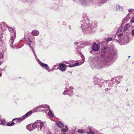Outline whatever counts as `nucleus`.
Wrapping results in <instances>:
<instances>
[{
    "mask_svg": "<svg viewBox=\"0 0 134 134\" xmlns=\"http://www.w3.org/2000/svg\"><path fill=\"white\" fill-rule=\"evenodd\" d=\"M108 52L109 53L105 58L99 56L96 57V64H93L92 68L101 69L102 68L103 65L108 67L112 64V63L115 61L117 57V54L112 46L109 48Z\"/></svg>",
    "mask_w": 134,
    "mask_h": 134,
    "instance_id": "nucleus-1",
    "label": "nucleus"
},
{
    "mask_svg": "<svg viewBox=\"0 0 134 134\" xmlns=\"http://www.w3.org/2000/svg\"><path fill=\"white\" fill-rule=\"evenodd\" d=\"M82 17L84 20L81 21L80 24L81 25V28L84 33H90L93 29L97 27V23L96 22H94L90 24L86 21L85 19L86 18L87 20L86 14H85V16H83Z\"/></svg>",
    "mask_w": 134,
    "mask_h": 134,
    "instance_id": "nucleus-2",
    "label": "nucleus"
},
{
    "mask_svg": "<svg viewBox=\"0 0 134 134\" xmlns=\"http://www.w3.org/2000/svg\"><path fill=\"white\" fill-rule=\"evenodd\" d=\"M122 25V24L121 26L119 28L118 32L116 33L115 35V38L117 36L118 38H119V39H121L120 37H121V36L123 35V34L122 33L120 32H122L126 31L128 29L131 25L129 24H126L124 26H123ZM129 37L128 35H127L124 36L123 37L122 40H120L121 41L123 42L124 44H125L129 42Z\"/></svg>",
    "mask_w": 134,
    "mask_h": 134,
    "instance_id": "nucleus-3",
    "label": "nucleus"
},
{
    "mask_svg": "<svg viewBox=\"0 0 134 134\" xmlns=\"http://www.w3.org/2000/svg\"><path fill=\"white\" fill-rule=\"evenodd\" d=\"M114 79H112L111 81L110 82L109 84V83L107 84L106 82L104 81L103 80L100 79L99 78H94L93 82L95 85H98V86L100 88L102 87V85H103L104 86H105V85L106 86L107 85H108V86L111 87L112 86L113 83H114V81L112 82L113 81H114Z\"/></svg>",
    "mask_w": 134,
    "mask_h": 134,
    "instance_id": "nucleus-4",
    "label": "nucleus"
},
{
    "mask_svg": "<svg viewBox=\"0 0 134 134\" xmlns=\"http://www.w3.org/2000/svg\"><path fill=\"white\" fill-rule=\"evenodd\" d=\"M32 127L34 129L38 127V131L44 130L46 127V124L45 122H42L40 120H38L32 124Z\"/></svg>",
    "mask_w": 134,
    "mask_h": 134,
    "instance_id": "nucleus-5",
    "label": "nucleus"
},
{
    "mask_svg": "<svg viewBox=\"0 0 134 134\" xmlns=\"http://www.w3.org/2000/svg\"><path fill=\"white\" fill-rule=\"evenodd\" d=\"M36 108L37 110L42 111L43 113H46L49 109V106L47 105H40Z\"/></svg>",
    "mask_w": 134,
    "mask_h": 134,
    "instance_id": "nucleus-6",
    "label": "nucleus"
},
{
    "mask_svg": "<svg viewBox=\"0 0 134 134\" xmlns=\"http://www.w3.org/2000/svg\"><path fill=\"white\" fill-rule=\"evenodd\" d=\"M99 44L94 43L91 48V49L92 50L90 51V52L92 54H94L96 53L95 52L99 50Z\"/></svg>",
    "mask_w": 134,
    "mask_h": 134,
    "instance_id": "nucleus-7",
    "label": "nucleus"
},
{
    "mask_svg": "<svg viewBox=\"0 0 134 134\" xmlns=\"http://www.w3.org/2000/svg\"><path fill=\"white\" fill-rule=\"evenodd\" d=\"M74 88L72 86L70 87L69 88H66V90L63 93V94L64 95L68 94L69 96H71L74 94L73 91L72 90Z\"/></svg>",
    "mask_w": 134,
    "mask_h": 134,
    "instance_id": "nucleus-8",
    "label": "nucleus"
},
{
    "mask_svg": "<svg viewBox=\"0 0 134 134\" xmlns=\"http://www.w3.org/2000/svg\"><path fill=\"white\" fill-rule=\"evenodd\" d=\"M11 37L10 38V40L9 41V43L10 44V46L11 47L13 48H15L17 46L15 45L14 46H13V42L15 38L16 35L14 34L12 35L11 34Z\"/></svg>",
    "mask_w": 134,
    "mask_h": 134,
    "instance_id": "nucleus-9",
    "label": "nucleus"
},
{
    "mask_svg": "<svg viewBox=\"0 0 134 134\" xmlns=\"http://www.w3.org/2000/svg\"><path fill=\"white\" fill-rule=\"evenodd\" d=\"M67 66L66 65L62 63L59 66V69L62 71H64L66 70Z\"/></svg>",
    "mask_w": 134,
    "mask_h": 134,
    "instance_id": "nucleus-10",
    "label": "nucleus"
},
{
    "mask_svg": "<svg viewBox=\"0 0 134 134\" xmlns=\"http://www.w3.org/2000/svg\"><path fill=\"white\" fill-rule=\"evenodd\" d=\"M38 64L42 67L43 68H45V69L47 70L49 69V67L47 64L41 63L39 59H38Z\"/></svg>",
    "mask_w": 134,
    "mask_h": 134,
    "instance_id": "nucleus-11",
    "label": "nucleus"
},
{
    "mask_svg": "<svg viewBox=\"0 0 134 134\" xmlns=\"http://www.w3.org/2000/svg\"><path fill=\"white\" fill-rule=\"evenodd\" d=\"M106 51V49L105 47H104L99 52L100 54L101 57H106H106H105L103 56L105 54Z\"/></svg>",
    "mask_w": 134,
    "mask_h": 134,
    "instance_id": "nucleus-12",
    "label": "nucleus"
},
{
    "mask_svg": "<svg viewBox=\"0 0 134 134\" xmlns=\"http://www.w3.org/2000/svg\"><path fill=\"white\" fill-rule=\"evenodd\" d=\"M130 16L129 14H128L122 21V25H123L126 21L129 20L130 18Z\"/></svg>",
    "mask_w": 134,
    "mask_h": 134,
    "instance_id": "nucleus-13",
    "label": "nucleus"
},
{
    "mask_svg": "<svg viewBox=\"0 0 134 134\" xmlns=\"http://www.w3.org/2000/svg\"><path fill=\"white\" fill-rule=\"evenodd\" d=\"M31 34L34 36L38 35L39 34V31L36 30H35L32 31L31 32Z\"/></svg>",
    "mask_w": 134,
    "mask_h": 134,
    "instance_id": "nucleus-14",
    "label": "nucleus"
},
{
    "mask_svg": "<svg viewBox=\"0 0 134 134\" xmlns=\"http://www.w3.org/2000/svg\"><path fill=\"white\" fill-rule=\"evenodd\" d=\"M32 113V110H30L25 115H23L24 118L25 119L26 118L31 115Z\"/></svg>",
    "mask_w": 134,
    "mask_h": 134,
    "instance_id": "nucleus-15",
    "label": "nucleus"
},
{
    "mask_svg": "<svg viewBox=\"0 0 134 134\" xmlns=\"http://www.w3.org/2000/svg\"><path fill=\"white\" fill-rule=\"evenodd\" d=\"M28 39L30 42V43L29 44V46L31 48L32 50L33 53H34V49L32 47V46L31 45L32 44V43H33V42H32L31 41H30V39L29 38Z\"/></svg>",
    "mask_w": 134,
    "mask_h": 134,
    "instance_id": "nucleus-16",
    "label": "nucleus"
},
{
    "mask_svg": "<svg viewBox=\"0 0 134 134\" xmlns=\"http://www.w3.org/2000/svg\"><path fill=\"white\" fill-rule=\"evenodd\" d=\"M27 129L30 131H32L33 130L35 129H34L32 127V125H28L27 126Z\"/></svg>",
    "mask_w": 134,
    "mask_h": 134,
    "instance_id": "nucleus-17",
    "label": "nucleus"
},
{
    "mask_svg": "<svg viewBox=\"0 0 134 134\" xmlns=\"http://www.w3.org/2000/svg\"><path fill=\"white\" fill-rule=\"evenodd\" d=\"M8 28L10 32L13 31V33L12 34V35L14 34L16 35V31L15 30L9 27H8Z\"/></svg>",
    "mask_w": 134,
    "mask_h": 134,
    "instance_id": "nucleus-18",
    "label": "nucleus"
},
{
    "mask_svg": "<svg viewBox=\"0 0 134 134\" xmlns=\"http://www.w3.org/2000/svg\"><path fill=\"white\" fill-rule=\"evenodd\" d=\"M57 125L59 127H62L64 126V125L62 122L58 121L56 122Z\"/></svg>",
    "mask_w": 134,
    "mask_h": 134,
    "instance_id": "nucleus-19",
    "label": "nucleus"
},
{
    "mask_svg": "<svg viewBox=\"0 0 134 134\" xmlns=\"http://www.w3.org/2000/svg\"><path fill=\"white\" fill-rule=\"evenodd\" d=\"M84 63V62H83L82 63L79 64L78 63H76L75 64H74L72 65H70L68 66L69 67H74L77 66L81 64H82L83 63Z\"/></svg>",
    "mask_w": 134,
    "mask_h": 134,
    "instance_id": "nucleus-20",
    "label": "nucleus"
},
{
    "mask_svg": "<svg viewBox=\"0 0 134 134\" xmlns=\"http://www.w3.org/2000/svg\"><path fill=\"white\" fill-rule=\"evenodd\" d=\"M17 122H20L24 120L25 119L23 116L19 118H17Z\"/></svg>",
    "mask_w": 134,
    "mask_h": 134,
    "instance_id": "nucleus-21",
    "label": "nucleus"
},
{
    "mask_svg": "<svg viewBox=\"0 0 134 134\" xmlns=\"http://www.w3.org/2000/svg\"><path fill=\"white\" fill-rule=\"evenodd\" d=\"M80 1L81 4L82 5H87V4H88V3H87V1H86V0H83V1L82 0H80Z\"/></svg>",
    "mask_w": 134,
    "mask_h": 134,
    "instance_id": "nucleus-22",
    "label": "nucleus"
},
{
    "mask_svg": "<svg viewBox=\"0 0 134 134\" xmlns=\"http://www.w3.org/2000/svg\"><path fill=\"white\" fill-rule=\"evenodd\" d=\"M122 7L119 5H116V9L117 11L122 10Z\"/></svg>",
    "mask_w": 134,
    "mask_h": 134,
    "instance_id": "nucleus-23",
    "label": "nucleus"
},
{
    "mask_svg": "<svg viewBox=\"0 0 134 134\" xmlns=\"http://www.w3.org/2000/svg\"><path fill=\"white\" fill-rule=\"evenodd\" d=\"M65 129L62 128V129L61 131L64 132H66L68 130V128L66 125L65 126Z\"/></svg>",
    "mask_w": 134,
    "mask_h": 134,
    "instance_id": "nucleus-24",
    "label": "nucleus"
},
{
    "mask_svg": "<svg viewBox=\"0 0 134 134\" xmlns=\"http://www.w3.org/2000/svg\"><path fill=\"white\" fill-rule=\"evenodd\" d=\"M49 112L48 113V114L50 117L52 118L53 116V114L51 111L50 109H49Z\"/></svg>",
    "mask_w": 134,
    "mask_h": 134,
    "instance_id": "nucleus-25",
    "label": "nucleus"
},
{
    "mask_svg": "<svg viewBox=\"0 0 134 134\" xmlns=\"http://www.w3.org/2000/svg\"><path fill=\"white\" fill-rule=\"evenodd\" d=\"M51 8L55 10H57L58 9V5H57L54 4V5L53 6H52L51 7Z\"/></svg>",
    "mask_w": 134,
    "mask_h": 134,
    "instance_id": "nucleus-26",
    "label": "nucleus"
},
{
    "mask_svg": "<svg viewBox=\"0 0 134 134\" xmlns=\"http://www.w3.org/2000/svg\"><path fill=\"white\" fill-rule=\"evenodd\" d=\"M59 69V66H58L57 65H55L53 66V68L52 69H50L51 71H53V69L57 70Z\"/></svg>",
    "mask_w": 134,
    "mask_h": 134,
    "instance_id": "nucleus-27",
    "label": "nucleus"
},
{
    "mask_svg": "<svg viewBox=\"0 0 134 134\" xmlns=\"http://www.w3.org/2000/svg\"><path fill=\"white\" fill-rule=\"evenodd\" d=\"M107 0H103L102 1L100 2L99 4V6H101L102 4L104 3H106Z\"/></svg>",
    "mask_w": 134,
    "mask_h": 134,
    "instance_id": "nucleus-28",
    "label": "nucleus"
},
{
    "mask_svg": "<svg viewBox=\"0 0 134 134\" xmlns=\"http://www.w3.org/2000/svg\"><path fill=\"white\" fill-rule=\"evenodd\" d=\"M15 123L13 122H12L11 123H9L7 124V125L8 126H11L13 125H14Z\"/></svg>",
    "mask_w": 134,
    "mask_h": 134,
    "instance_id": "nucleus-29",
    "label": "nucleus"
},
{
    "mask_svg": "<svg viewBox=\"0 0 134 134\" xmlns=\"http://www.w3.org/2000/svg\"><path fill=\"white\" fill-rule=\"evenodd\" d=\"M6 25L5 24V23L4 22H2L0 24V28L2 27V26H5Z\"/></svg>",
    "mask_w": 134,
    "mask_h": 134,
    "instance_id": "nucleus-30",
    "label": "nucleus"
},
{
    "mask_svg": "<svg viewBox=\"0 0 134 134\" xmlns=\"http://www.w3.org/2000/svg\"><path fill=\"white\" fill-rule=\"evenodd\" d=\"M95 58L94 57H90L89 59V60L90 61H93L94 60Z\"/></svg>",
    "mask_w": 134,
    "mask_h": 134,
    "instance_id": "nucleus-31",
    "label": "nucleus"
},
{
    "mask_svg": "<svg viewBox=\"0 0 134 134\" xmlns=\"http://www.w3.org/2000/svg\"><path fill=\"white\" fill-rule=\"evenodd\" d=\"M77 132L80 133H84V131L83 130L81 129H80L77 131Z\"/></svg>",
    "mask_w": 134,
    "mask_h": 134,
    "instance_id": "nucleus-32",
    "label": "nucleus"
},
{
    "mask_svg": "<svg viewBox=\"0 0 134 134\" xmlns=\"http://www.w3.org/2000/svg\"><path fill=\"white\" fill-rule=\"evenodd\" d=\"M112 39H113L112 37H111L108 38L107 39H106L105 40H106V41L108 42L112 40Z\"/></svg>",
    "mask_w": 134,
    "mask_h": 134,
    "instance_id": "nucleus-33",
    "label": "nucleus"
},
{
    "mask_svg": "<svg viewBox=\"0 0 134 134\" xmlns=\"http://www.w3.org/2000/svg\"><path fill=\"white\" fill-rule=\"evenodd\" d=\"M34 0H23V2H32Z\"/></svg>",
    "mask_w": 134,
    "mask_h": 134,
    "instance_id": "nucleus-34",
    "label": "nucleus"
},
{
    "mask_svg": "<svg viewBox=\"0 0 134 134\" xmlns=\"http://www.w3.org/2000/svg\"><path fill=\"white\" fill-rule=\"evenodd\" d=\"M130 22L134 23V17H132L131 18V19L130 20Z\"/></svg>",
    "mask_w": 134,
    "mask_h": 134,
    "instance_id": "nucleus-35",
    "label": "nucleus"
},
{
    "mask_svg": "<svg viewBox=\"0 0 134 134\" xmlns=\"http://www.w3.org/2000/svg\"><path fill=\"white\" fill-rule=\"evenodd\" d=\"M94 133L93 132V131L91 130H90L89 132H87V134L91 133V134H92V133Z\"/></svg>",
    "mask_w": 134,
    "mask_h": 134,
    "instance_id": "nucleus-36",
    "label": "nucleus"
},
{
    "mask_svg": "<svg viewBox=\"0 0 134 134\" xmlns=\"http://www.w3.org/2000/svg\"><path fill=\"white\" fill-rule=\"evenodd\" d=\"M3 55L2 53L0 52V58H3Z\"/></svg>",
    "mask_w": 134,
    "mask_h": 134,
    "instance_id": "nucleus-37",
    "label": "nucleus"
},
{
    "mask_svg": "<svg viewBox=\"0 0 134 134\" xmlns=\"http://www.w3.org/2000/svg\"><path fill=\"white\" fill-rule=\"evenodd\" d=\"M17 120H18L17 118H14L13 119V121H14V122H15V123H18L17 122Z\"/></svg>",
    "mask_w": 134,
    "mask_h": 134,
    "instance_id": "nucleus-38",
    "label": "nucleus"
},
{
    "mask_svg": "<svg viewBox=\"0 0 134 134\" xmlns=\"http://www.w3.org/2000/svg\"><path fill=\"white\" fill-rule=\"evenodd\" d=\"M4 123H5L4 121L3 120H2L1 121V122L0 123V125H1V124L3 125H4Z\"/></svg>",
    "mask_w": 134,
    "mask_h": 134,
    "instance_id": "nucleus-39",
    "label": "nucleus"
},
{
    "mask_svg": "<svg viewBox=\"0 0 134 134\" xmlns=\"http://www.w3.org/2000/svg\"><path fill=\"white\" fill-rule=\"evenodd\" d=\"M123 77V76H118V78L119 79H120L122 78Z\"/></svg>",
    "mask_w": 134,
    "mask_h": 134,
    "instance_id": "nucleus-40",
    "label": "nucleus"
},
{
    "mask_svg": "<svg viewBox=\"0 0 134 134\" xmlns=\"http://www.w3.org/2000/svg\"><path fill=\"white\" fill-rule=\"evenodd\" d=\"M133 9H129L128 10V11L129 12H132L133 10Z\"/></svg>",
    "mask_w": 134,
    "mask_h": 134,
    "instance_id": "nucleus-41",
    "label": "nucleus"
},
{
    "mask_svg": "<svg viewBox=\"0 0 134 134\" xmlns=\"http://www.w3.org/2000/svg\"><path fill=\"white\" fill-rule=\"evenodd\" d=\"M34 53V54L35 55V58H36V60H37H37H38V59L37 58V56L36 55L35 53V52H34V53Z\"/></svg>",
    "mask_w": 134,
    "mask_h": 134,
    "instance_id": "nucleus-42",
    "label": "nucleus"
},
{
    "mask_svg": "<svg viewBox=\"0 0 134 134\" xmlns=\"http://www.w3.org/2000/svg\"><path fill=\"white\" fill-rule=\"evenodd\" d=\"M132 35L134 36V29L132 31Z\"/></svg>",
    "mask_w": 134,
    "mask_h": 134,
    "instance_id": "nucleus-43",
    "label": "nucleus"
},
{
    "mask_svg": "<svg viewBox=\"0 0 134 134\" xmlns=\"http://www.w3.org/2000/svg\"><path fill=\"white\" fill-rule=\"evenodd\" d=\"M80 44L81 43L80 42H79V43L78 42H76L74 43V44L76 45L77 44Z\"/></svg>",
    "mask_w": 134,
    "mask_h": 134,
    "instance_id": "nucleus-44",
    "label": "nucleus"
},
{
    "mask_svg": "<svg viewBox=\"0 0 134 134\" xmlns=\"http://www.w3.org/2000/svg\"><path fill=\"white\" fill-rule=\"evenodd\" d=\"M115 83H116V84H118L119 83H120V82L119 81H115Z\"/></svg>",
    "mask_w": 134,
    "mask_h": 134,
    "instance_id": "nucleus-45",
    "label": "nucleus"
},
{
    "mask_svg": "<svg viewBox=\"0 0 134 134\" xmlns=\"http://www.w3.org/2000/svg\"><path fill=\"white\" fill-rule=\"evenodd\" d=\"M88 129L90 130H91V128L90 127H88Z\"/></svg>",
    "mask_w": 134,
    "mask_h": 134,
    "instance_id": "nucleus-46",
    "label": "nucleus"
},
{
    "mask_svg": "<svg viewBox=\"0 0 134 134\" xmlns=\"http://www.w3.org/2000/svg\"><path fill=\"white\" fill-rule=\"evenodd\" d=\"M2 75V73H0V77Z\"/></svg>",
    "mask_w": 134,
    "mask_h": 134,
    "instance_id": "nucleus-47",
    "label": "nucleus"
},
{
    "mask_svg": "<svg viewBox=\"0 0 134 134\" xmlns=\"http://www.w3.org/2000/svg\"><path fill=\"white\" fill-rule=\"evenodd\" d=\"M108 88H107V89H105V91H107V90H108Z\"/></svg>",
    "mask_w": 134,
    "mask_h": 134,
    "instance_id": "nucleus-48",
    "label": "nucleus"
},
{
    "mask_svg": "<svg viewBox=\"0 0 134 134\" xmlns=\"http://www.w3.org/2000/svg\"><path fill=\"white\" fill-rule=\"evenodd\" d=\"M2 69L1 68H0V72L2 70Z\"/></svg>",
    "mask_w": 134,
    "mask_h": 134,
    "instance_id": "nucleus-49",
    "label": "nucleus"
},
{
    "mask_svg": "<svg viewBox=\"0 0 134 134\" xmlns=\"http://www.w3.org/2000/svg\"><path fill=\"white\" fill-rule=\"evenodd\" d=\"M88 134H91V133H88ZM92 134H95V133H92Z\"/></svg>",
    "mask_w": 134,
    "mask_h": 134,
    "instance_id": "nucleus-50",
    "label": "nucleus"
},
{
    "mask_svg": "<svg viewBox=\"0 0 134 134\" xmlns=\"http://www.w3.org/2000/svg\"><path fill=\"white\" fill-rule=\"evenodd\" d=\"M66 64H69V63H68V62H66Z\"/></svg>",
    "mask_w": 134,
    "mask_h": 134,
    "instance_id": "nucleus-51",
    "label": "nucleus"
},
{
    "mask_svg": "<svg viewBox=\"0 0 134 134\" xmlns=\"http://www.w3.org/2000/svg\"><path fill=\"white\" fill-rule=\"evenodd\" d=\"M48 72H49V71H50V70H48Z\"/></svg>",
    "mask_w": 134,
    "mask_h": 134,
    "instance_id": "nucleus-52",
    "label": "nucleus"
},
{
    "mask_svg": "<svg viewBox=\"0 0 134 134\" xmlns=\"http://www.w3.org/2000/svg\"><path fill=\"white\" fill-rule=\"evenodd\" d=\"M1 64V63L0 62V65Z\"/></svg>",
    "mask_w": 134,
    "mask_h": 134,
    "instance_id": "nucleus-53",
    "label": "nucleus"
},
{
    "mask_svg": "<svg viewBox=\"0 0 134 134\" xmlns=\"http://www.w3.org/2000/svg\"><path fill=\"white\" fill-rule=\"evenodd\" d=\"M62 134H66V133H62Z\"/></svg>",
    "mask_w": 134,
    "mask_h": 134,
    "instance_id": "nucleus-54",
    "label": "nucleus"
},
{
    "mask_svg": "<svg viewBox=\"0 0 134 134\" xmlns=\"http://www.w3.org/2000/svg\"><path fill=\"white\" fill-rule=\"evenodd\" d=\"M128 91V89H127L126 90V91Z\"/></svg>",
    "mask_w": 134,
    "mask_h": 134,
    "instance_id": "nucleus-55",
    "label": "nucleus"
},
{
    "mask_svg": "<svg viewBox=\"0 0 134 134\" xmlns=\"http://www.w3.org/2000/svg\"><path fill=\"white\" fill-rule=\"evenodd\" d=\"M115 40H117V39H115Z\"/></svg>",
    "mask_w": 134,
    "mask_h": 134,
    "instance_id": "nucleus-56",
    "label": "nucleus"
},
{
    "mask_svg": "<svg viewBox=\"0 0 134 134\" xmlns=\"http://www.w3.org/2000/svg\"><path fill=\"white\" fill-rule=\"evenodd\" d=\"M75 130H74V131H75Z\"/></svg>",
    "mask_w": 134,
    "mask_h": 134,
    "instance_id": "nucleus-57",
    "label": "nucleus"
}]
</instances>
